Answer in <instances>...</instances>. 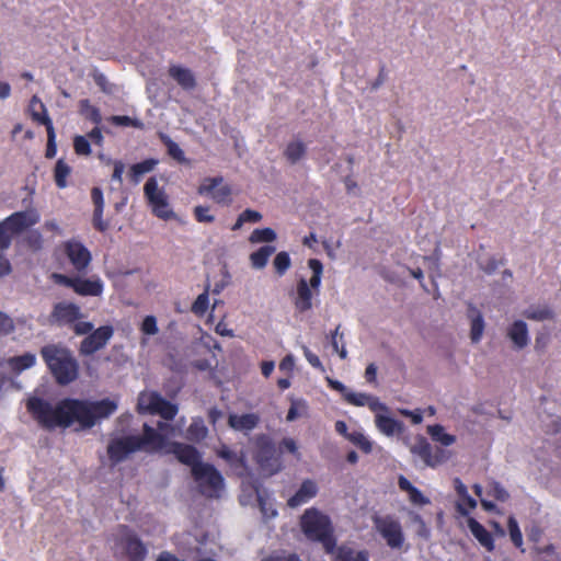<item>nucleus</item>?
Segmentation results:
<instances>
[{"instance_id": "nucleus-1", "label": "nucleus", "mask_w": 561, "mask_h": 561, "mask_svg": "<svg viewBox=\"0 0 561 561\" xmlns=\"http://www.w3.org/2000/svg\"><path fill=\"white\" fill-rule=\"evenodd\" d=\"M26 409L45 430L68 428L76 422L81 428H91L98 421L112 415L117 404L110 399L89 401L65 398L53 405L45 399L32 397L26 402Z\"/></svg>"}, {"instance_id": "nucleus-2", "label": "nucleus", "mask_w": 561, "mask_h": 561, "mask_svg": "<svg viewBox=\"0 0 561 561\" xmlns=\"http://www.w3.org/2000/svg\"><path fill=\"white\" fill-rule=\"evenodd\" d=\"M39 354L57 385L68 386L79 378V362L66 345L49 343L41 348Z\"/></svg>"}, {"instance_id": "nucleus-3", "label": "nucleus", "mask_w": 561, "mask_h": 561, "mask_svg": "<svg viewBox=\"0 0 561 561\" xmlns=\"http://www.w3.org/2000/svg\"><path fill=\"white\" fill-rule=\"evenodd\" d=\"M300 528L310 541L320 542L327 553H333L336 539L330 517L316 507L307 508L300 517Z\"/></svg>"}, {"instance_id": "nucleus-4", "label": "nucleus", "mask_w": 561, "mask_h": 561, "mask_svg": "<svg viewBox=\"0 0 561 561\" xmlns=\"http://www.w3.org/2000/svg\"><path fill=\"white\" fill-rule=\"evenodd\" d=\"M36 222L25 211H16L0 222V278L11 273L12 267L3 252L9 249L13 234L20 233Z\"/></svg>"}, {"instance_id": "nucleus-5", "label": "nucleus", "mask_w": 561, "mask_h": 561, "mask_svg": "<svg viewBox=\"0 0 561 561\" xmlns=\"http://www.w3.org/2000/svg\"><path fill=\"white\" fill-rule=\"evenodd\" d=\"M308 266L312 271V276L309 280L300 278L297 282L296 295L294 297L295 309L299 313H305L312 308V290L318 291L321 285L323 273V265L318 259H310Z\"/></svg>"}, {"instance_id": "nucleus-6", "label": "nucleus", "mask_w": 561, "mask_h": 561, "mask_svg": "<svg viewBox=\"0 0 561 561\" xmlns=\"http://www.w3.org/2000/svg\"><path fill=\"white\" fill-rule=\"evenodd\" d=\"M192 477L197 484L198 492L207 499H218L225 488L222 474L214 465L203 462L194 468Z\"/></svg>"}, {"instance_id": "nucleus-7", "label": "nucleus", "mask_w": 561, "mask_h": 561, "mask_svg": "<svg viewBox=\"0 0 561 561\" xmlns=\"http://www.w3.org/2000/svg\"><path fill=\"white\" fill-rule=\"evenodd\" d=\"M144 194L148 205L151 207L152 214L156 217L162 220L175 218V214L170 206L168 195L163 188L159 187L156 176H150L147 180L144 186Z\"/></svg>"}, {"instance_id": "nucleus-8", "label": "nucleus", "mask_w": 561, "mask_h": 561, "mask_svg": "<svg viewBox=\"0 0 561 561\" xmlns=\"http://www.w3.org/2000/svg\"><path fill=\"white\" fill-rule=\"evenodd\" d=\"M60 249L69 264L78 274L88 272L92 262L91 251L78 239H69L60 244Z\"/></svg>"}, {"instance_id": "nucleus-9", "label": "nucleus", "mask_w": 561, "mask_h": 561, "mask_svg": "<svg viewBox=\"0 0 561 561\" xmlns=\"http://www.w3.org/2000/svg\"><path fill=\"white\" fill-rule=\"evenodd\" d=\"M254 459L260 468L270 474L276 473L280 469L279 455L275 444L266 435L256 438Z\"/></svg>"}, {"instance_id": "nucleus-10", "label": "nucleus", "mask_w": 561, "mask_h": 561, "mask_svg": "<svg viewBox=\"0 0 561 561\" xmlns=\"http://www.w3.org/2000/svg\"><path fill=\"white\" fill-rule=\"evenodd\" d=\"M171 430L168 423L159 422L158 430L145 423L142 427V435H136V443L139 445V450L147 453H156L163 449L167 444V435L162 432Z\"/></svg>"}, {"instance_id": "nucleus-11", "label": "nucleus", "mask_w": 561, "mask_h": 561, "mask_svg": "<svg viewBox=\"0 0 561 561\" xmlns=\"http://www.w3.org/2000/svg\"><path fill=\"white\" fill-rule=\"evenodd\" d=\"M374 525L387 545L392 549H399L404 542V535L401 524L391 515L374 516Z\"/></svg>"}, {"instance_id": "nucleus-12", "label": "nucleus", "mask_w": 561, "mask_h": 561, "mask_svg": "<svg viewBox=\"0 0 561 561\" xmlns=\"http://www.w3.org/2000/svg\"><path fill=\"white\" fill-rule=\"evenodd\" d=\"M139 450L136 435L113 438L108 442L106 451L112 466L123 462L127 457Z\"/></svg>"}, {"instance_id": "nucleus-13", "label": "nucleus", "mask_w": 561, "mask_h": 561, "mask_svg": "<svg viewBox=\"0 0 561 561\" xmlns=\"http://www.w3.org/2000/svg\"><path fill=\"white\" fill-rule=\"evenodd\" d=\"M114 334L111 325H102L89 333L79 345V354L81 356H90L102 350Z\"/></svg>"}, {"instance_id": "nucleus-14", "label": "nucleus", "mask_w": 561, "mask_h": 561, "mask_svg": "<svg viewBox=\"0 0 561 561\" xmlns=\"http://www.w3.org/2000/svg\"><path fill=\"white\" fill-rule=\"evenodd\" d=\"M411 453L420 457L428 467H436L447 459L446 451L440 447H433L425 437L420 436L411 447Z\"/></svg>"}, {"instance_id": "nucleus-15", "label": "nucleus", "mask_w": 561, "mask_h": 561, "mask_svg": "<svg viewBox=\"0 0 561 561\" xmlns=\"http://www.w3.org/2000/svg\"><path fill=\"white\" fill-rule=\"evenodd\" d=\"M82 318L81 309L78 305L69 301H61L54 305L49 314V321L53 324L71 325Z\"/></svg>"}, {"instance_id": "nucleus-16", "label": "nucleus", "mask_w": 561, "mask_h": 561, "mask_svg": "<svg viewBox=\"0 0 561 561\" xmlns=\"http://www.w3.org/2000/svg\"><path fill=\"white\" fill-rule=\"evenodd\" d=\"M221 176L206 178L198 187V194L211 195L217 204H229L231 202V188L229 185H221Z\"/></svg>"}, {"instance_id": "nucleus-17", "label": "nucleus", "mask_w": 561, "mask_h": 561, "mask_svg": "<svg viewBox=\"0 0 561 561\" xmlns=\"http://www.w3.org/2000/svg\"><path fill=\"white\" fill-rule=\"evenodd\" d=\"M31 103H32V105L37 103L39 108L42 110V113H39L37 111H33L32 117L34 121H36L37 123H39L46 127L47 146H46L45 157L47 159H53L57 153L56 135H55L53 122H51L50 117L48 116L44 104L38 100L37 96H33Z\"/></svg>"}, {"instance_id": "nucleus-18", "label": "nucleus", "mask_w": 561, "mask_h": 561, "mask_svg": "<svg viewBox=\"0 0 561 561\" xmlns=\"http://www.w3.org/2000/svg\"><path fill=\"white\" fill-rule=\"evenodd\" d=\"M126 533L121 537L117 545L123 549L129 561H144L147 557V548L141 539L124 526Z\"/></svg>"}, {"instance_id": "nucleus-19", "label": "nucleus", "mask_w": 561, "mask_h": 561, "mask_svg": "<svg viewBox=\"0 0 561 561\" xmlns=\"http://www.w3.org/2000/svg\"><path fill=\"white\" fill-rule=\"evenodd\" d=\"M168 453L173 454L181 463L191 467V473L197 465L203 463L201 453L188 444L173 442L169 445Z\"/></svg>"}, {"instance_id": "nucleus-20", "label": "nucleus", "mask_w": 561, "mask_h": 561, "mask_svg": "<svg viewBox=\"0 0 561 561\" xmlns=\"http://www.w3.org/2000/svg\"><path fill=\"white\" fill-rule=\"evenodd\" d=\"M344 400L355 407H368L370 411L377 413L379 411L387 412L388 407L380 402V400L368 393L364 392H346L344 393Z\"/></svg>"}, {"instance_id": "nucleus-21", "label": "nucleus", "mask_w": 561, "mask_h": 561, "mask_svg": "<svg viewBox=\"0 0 561 561\" xmlns=\"http://www.w3.org/2000/svg\"><path fill=\"white\" fill-rule=\"evenodd\" d=\"M104 284L102 279L93 275L90 278L77 276L75 293L83 297H98L103 294Z\"/></svg>"}, {"instance_id": "nucleus-22", "label": "nucleus", "mask_w": 561, "mask_h": 561, "mask_svg": "<svg viewBox=\"0 0 561 561\" xmlns=\"http://www.w3.org/2000/svg\"><path fill=\"white\" fill-rule=\"evenodd\" d=\"M169 76L185 91H192L196 88V78L188 68L172 65L169 67Z\"/></svg>"}, {"instance_id": "nucleus-23", "label": "nucleus", "mask_w": 561, "mask_h": 561, "mask_svg": "<svg viewBox=\"0 0 561 561\" xmlns=\"http://www.w3.org/2000/svg\"><path fill=\"white\" fill-rule=\"evenodd\" d=\"M318 493V486L314 481L307 479L302 481L300 488L296 491V493L290 496L287 501V505L289 507H298L309 500L314 497Z\"/></svg>"}, {"instance_id": "nucleus-24", "label": "nucleus", "mask_w": 561, "mask_h": 561, "mask_svg": "<svg viewBox=\"0 0 561 561\" xmlns=\"http://www.w3.org/2000/svg\"><path fill=\"white\" fill-rule=\"evenodd\" d=\"M467 525L473 537L482 547H484L490 552L494 550L495 545L493 536L489 530L485 529L482 524H480L476 518L469 517Z\"/></svg>"}, {"instance_id": "nucleus-25", "label": "nucleus", "mask_w": 561, "mask_h": 561, "mask_svg": "<svg viewBox=\"0 0 561 561\" xmlns=\"http://www.w3.org/2000/svg\"><path fill=\"white\" fill-rule=\"evenodd\" d=\"M260 422V416L255 413L229 414L228 424L231 428L241 432H250L254 430Z\"/></svg>"}, {"instance_id": "nucleus-26", "label": "nucleus", "mask_w": 561, "mask_h": 561, "mask_svg": "<svg viewBox=\"0 0 561 561\" xmlns=\"http://www.w3.org/2000/svg\"><path fill=\"white\" fill-rule=\"evenodd\" d=\"M507 336L516 348L526 347L529 342L527 324L522 320L513 322L507 329Z\"/></svg>"}, {"instance_id": "nucleus-27", "label": "nucleus", "mask_w": 561, "mask_h": 561, "mask_svg": "<svg viewBox=\"0 0 561 561\" xmlns=\"http://www.w3.org/2000/svg\"><path fill=\"white\" fill-rule=\"evenodd\" d=\"M162 396L158 392H141L138 397L137 402V411L140 414H156L161 400Z\"/></svg>"}, {"instance_id": "nucleus-28", "label": "nucleus", "mask_w": 561, "mask_h": 561, "mask_svg": "<svg viewBox=\"0 0 561 561\" xmlns=\"http://www.w3.org/2000/svg\"><path fill=\"white\" fill-rule=\"evenodd\" d=\"M377 428L387 436L399 434L403 430V424L388 415L377 413L375 417Z\"/></svg>"}, {"instance_id": "nucleus-29", "label": "nucleus", "mask_w": 561, "mask_h": 561, "mask_svg": "<svg viewBox=\"0 0 561 561\" xmlns=\"http://www.w3.org/2000/svg\"><path fill=\"white\" fill-rule=\"evenodd\" d=\"M469 317L471 319L470 339L472 343H478L484 331V320L481 312L473 306L469 307Z\"/></svg>"}, {"instance_id": "nucleus-30", "label": "nucleus", "mask_w": 561, "mask_h": 561, "mask_svg": "<svg viewBox=\"0 0 561 561\" xmlns=\"http://www.w3.org/2000/svg\"><path fill=\"white\" fill-rule=\"evenodd\" d=\"M276 251V248L271 244L261 247L259 250L250 254L251 266L255 270H262L266 266L270 256Z\"/></svg>"}, {"instance_id": "nucleus-31", "label": "nucleus", "mask_w": 561, "mask_h": 561, "mask_svg": "<svg viewBox=\"0 0 561 561\" xmlns=\"http://www.w3.org/2000/svg\"><path fill=\"white\" fill-rule=\"evenodd\" d=\"M158 164V160L156 159H146L141 162L135 163L129 169V179L134 184H138L144 174L151 172L156 165Z\"/></svg>"}, {"instance_id": "nucleus-32", "label": "nucleus", "mask_w": 561, "mask_h": 561, "mask_svg": "<svg viewBox=\"0 0 561 561\" xmlns=\"http://www.w3.org/2000/svg\"><path fill=\"white\" fill-rule=\"evenodd\" d=\"M72 172L71 167L64 160L58 159L54 168V181L58 188L62 190L68 186V178Z\"/></svg>"}, {"instance_id": "nucleus-33", "label": "nucleus", "mask_w": 561, "mask_h": 561, "mask_svg": "<svg viewBox=\"0 0 561 561\" xmlns=\"http://www.w3.org/2000/svg\"><path fill=\"white\" fill-rule=\"evenodd\" d=\"M8 364L13 371L21 373L36 364V356L35 354L27 352L9 358Z\"/></svg>"}, {"instance_id": "nucleus-34", "label": "nucleus", "mask_w": 561, "mask_h": 561, "mask_svg": "<svg viewBox=\"0 0 561 561\" xmlns=\"http://www.w3.org/2000/svg\"><path fill=\"white\" fill-rule=\"evenodd\" d=\"M208 430L203 419H193L192 423L186 430V438L194 443H201L206 438Z\"/></svg>"}, {"instance_id": "nucleus-35", "label": "nucleus", "mask_w": 561, "mask_h": 561, "mask_svg": "<svg viewBox=\"0 0 561 561\" xmlns=\"http://www.w3.org/2000/svg\"><path fill=\"white\" fill-rule=\"evenodd\" d=\"M334 561H368L366 550L355 551L352 548L341 546L336 549Z\"/></svg>"}, {"instance_id": "nucleus-36", "label": "nucleus", "mask_w": 561, "mask_h": 561, "mask_svg": "<svg viewBox=\"0 0 561 561\" xmlns=\"http://www.w3.org/2000/svg\"><path fill=\"white\" fill-rule=\"evenodd\" d=\"M307 152V147L301 140L290 141L284 151L289 163L296 164Z\"/></svg>"}, {"instance_id": "nucleus-37", "label": "nucleus", "mask_w": 561, "mask_h": 561, "mask_svg": "<svg viewBox=\"0 0 561 561\" xmlns=\"http://www.w3.org/2000/svg\"><path fill=\"white\" fill-rule=\"evenodd\" d=\"M523 314L525 318L535 321L552 320L554 317V312L548 306H530Z\"/></svg>"}, {"instance_id": "nucleus-38", "label": "nucleus", "mask_w": 561, "mask_h": 561, "mask_svg": "<svg viewBox=\"0 0 561 561\" xmlns=\"http://www.w3.org/2000/svg\"><path fill=\"white\" fill-rule=\"evenodd\" d=\"M159 138L161 142L167 147L168 154L180 163L186 162L184 151L180 146L173 141L167 134L160 133Z\"/></svg>"}, {"instance_id": "nucleus-39", "label": "nucleus", "mask_w": 561, "mask_h": 561, "mask_svg": "<svg viewBox=\"0 0 561 561\" xmlns=\"http://www.w3.org/2000/svg\"><path fill=\"white\" fill-rule=\"evenodd\" d=\"M277 239L276 232L272 228H257L249 237L250 243H271Z\"/></svg>"}, {"instance_id": "nucleus-40", "label": "nucleus", "mask_w": 561, "mask_h": 561, "mask_svg": "<svg viewBox=\"0 0 561 561\" xmlns=\"http://www.w3.org/2000/svg\"><path fill=\"white\" fill-rule=\"evenodd\" d=\"M261 220L262 214L260 211L248 208L238 216L231 229L236 231L239 230L247 222L255 224Z\"/></svg>"}, {"instance_id": "nucleus-41", "label": "nucleus", "mask_w": 561, "mask_h": 561, "mask_svg": "<svg viewBox=\"0 0 561 561\" xmlns=\"http://www.w3.org/2000/svg\"><path fill=\"white\" fill-rule=\"evenodd\" d=\"M80 112L87 119L95 125H99L102 122L100 110L96 106L91 105L89 100H82L80 102Z\"/></svg>"}, {"instance_id": "nucleus-42", "label": "nucleus", "mask_w": 561, "mask_h": 561, "mask_svg": "<svg viewBox=\"0 0 561 561\" xmlns=\"http://www.w3.org/2000/svg\"><path fill=\"white\" fill-rule=\"evenodd\" d=\"M428 433L432 438L436 442L442 443L444 446H450L455 443V436L445 433L444 427L442 425H433L428 427Z\"/></svg>"}, {"instance_id": "nucleus-43", "label": "nucleus", "mask_w": 561, "mask_h": 561, "mask_svg": "<svg viewBox=\"0 0 561 561\" xmlns=\"http://www.w3.org/2000/svg\"><path fill=\"white\" fill-rule=\"evenodd\" d=\"M507 527H508V533H510V537H511L513 545L524 552V549L522 548L523 547V534H522L518 523L514 516L508 517Z\"/></svg>"}, {"instance_id": "nucleus-44", "label": "nucleus", "mask_w": 561, "mask_h": 561, "mask_svg": "<svg viewBox=\"0 0 561 561\" xmlns=\"http://www.w3.org/2000/svg\"><path fill=\"white\" fill-rule=\"evenodd\" d=\"M208 287L204 290V293L199 294L195 301L192 305V312L198 317H203L209 306V295H208Z\"/></svg>"}, {"instance_id": "nucleus-45", "label": "nucleus", "mask_w": 561, "mask_h": 561, "mask_svg": "<svg viewBox=\"0 0 561 561\" xmlns=\"http://www.w3.org/2000/svg\"><path fill=\"white\" fill-rule=\"evenodd\" d=\"M291 265L290 256L287 252H278L273 261V266L277 275L283 276Z\"/></svg>"}, {"instance_id": "nucleus-46", "label": "nucleus", "mask_w": 561, "mask_h": 561, "mask_svg": "<svg viewBox=\"0 0 561 561\" xmlns=\"http://www.w3.org/2000/svg\"><path fill=\"white\" fill-rule=\"evenodd\" d=\"M347 439L365 454H369L373 449L370 440L362 432H352L347 435Z\"/></svg>"}, {"instance_id": "nucleus-47", "label": "nucleus", "mask_w": 561, "mask_h": 561, "mask_svg": "<svg viewBox=\"0 0 561 561\" xmlns=\"http://www.w3.org/2000/svg\"><path fill=\"white\" fill-rule=\"evenodd\" d=\"M110 122L115 126L135 127L138 129L144 128V123L137 118H131L127 115H113Z\"/></svg>"}, {"instance_id": "nucleus-48", "label": "nucleus", "mask_w": 561, "mask_h": 561, "mask_svg": "<svg viewBox=\"0 0 561 561\" xmlns=\"http://www.w3.org/2000/svg\"><path fill=\"white\" fill-rule=\"evenodd\" d=\"M156 414H159L162 419L167 421H171L178 414V407L162 398Z\"/></svg>"}, {"instance_id": "nucleus-49", "label": "nucleus", "mask_w": 561, "mask_h": 561, "mask_svg": "<svg viewBox=\"0 0 561 561\" xmlns=\"http://www.w3.org/2000/svg\"><path fill=\"white\" fill-rule=\"evenodd\" d=\"M340 325L335 328V330L331 334V345L334 352H336L342 359H345L347 356V352L343 342V334H340Z\"/></svg>"}, {"instance_id": "nucleus-50", "label": "nucleus", "mask_w": 561, "mask_h": 561, "mask_svg": "<svg viewBox=\"0 0 561 561\" xmlns=\"http://www.w3.org/2000/svg\"><path fill=\"white\" fill-rule=\"evenodd\" d=\"M255 493L262 514L268 518L275 517L277 515V511L273 507L271 503H268V500L262 494V492L257 488L255 489Z\"/></svg>"}, {"instance_id": "nucleus-51", "label": "nucleus", "mask_w": 561, "mask_h": 561, "mask_svg": "<svg viewBox=\"0 0 561 561\" xmlns=\"http://www.w3.org/2000/svg\"><path fill=\"white\" fill-rule=\"evenodd\" d=\"M217 455L230 465H244L243 456H239L236 451L227 446H222Z\"/></svg>"}, {"instance_id": "nucleus-52", "label": "nucleus", "mask_w": 561, "mask_h": 561, "mask_svg": "<svg viewBox=\"0 0 561 561\" xmlns=\"http://www.w3.org/2000/svg\"><path fill=\"white\" fill-rule=\"evenodd\" d=\"M489 495L493 496L495 500H497L500 502H505L510 497L508 492L497 481H492L490 483V485H489Z\"/></svg>"}, {"instance_id": "nucleus-53", "label": "nucleus", "mask_w": 561, "mask_h": 561, "mask_svg": "<svg viewBox=\"0 0 561 561\" xmlns=\"http://www.w3.org/2000/svg\"><path fill=\"white\" fill-rule=\"evenodd\" d=\"M477 506V501L471 495H466L460 499V502L457 503L456 510L461 516H468L469 510H473Z\"/></svg>"}, {"instance_id": "nucleus-54", "label": "nucleus", "mask_w": 561, "mask_h": 561, "mask_svg": "<svg viewBox=\"0 0 561 561\" xmlns=\"http://www.w3.org/2000/svg\"><path fill=\"white\" fill-rule=\"evenodd\" d=\"M73 148L77 154L88 156L91 153V146L83 136H76L73 139Z\"/></svg>"}, {"instance_id": "nucleus-55", "label": "nucleus", "mask_w": 561, "mask_h": 561, "mask_svg": "<svg viewBox=\"0 0 561 561\" xmlns=\"http://www.w3.org/2000/svg\"><path fill=\"white\" fill-rule=\"evenodd\" d=\"M140 330L144 334L154 335L158 333L159 329L157 325V319L154 316H146L142 320Z\"/></svg>"}, {"instance_id": "nucleus-56", "label": "nucleus", "mask_w": 561, "mask_h": 561, "mask_svg": "<svg viewBox=\"0 0 561 561\" xmlns=\"http://www.w3.org/2000/svg\"><path fill=\"white\" fill-rule=\"evenodd\" d=\"M194 217L198 222L211 224L215 217L209 214V207L198 205L194 208Z\"/></svg>"}, {"instance_id": "nucleus-57", "label": "nucleus", "mask_w": 561, "mask_h": 561, "mask_svg": "<svg viewBox=\"0 0 561 561\" xmlns=\"http://www.w3.org/2000/svg\"><path fill=\"white\" fill-rule=\"evenodd\" d=\"M53 279L56 284L69 287L75 291L77 276H68L65 274H53Z\"/></svg>"}, {"instance_id": "nucleus-58", "label": "nucleus", "mask_w": 561, "mask_h": 561, "mask_svg": "<svg viewBox=\"0 0 561 561\" xmlns=\"http://www.w3.org/2000/svg\"><path fill=\"white\" fill-rule=\"evenodd\" d=\"M13 320L8 314L0 311V335H8L13 332Z\"/></svg>"}, {"instance_id": "nucleus-59", "label": "nucleus", "mask_w": 561, "mask_h": 561, "mask_svg": "<svg viewBox=\"0 0 561 561\" xmlns=\"http://www.w3.org/2000/svg\"><path fill=\"white\" fill-rule=\"evenodd\" d=\"M75 334L77 335H88L93 331V324L89 321H79L77 320L71 324Z\"/></svg>"}, {"instance_id": "nucleus-60", "label": "nucleus", "mask_w": 561, "mask_h": 561, "mask_svg": "<svg viewBox=\"0 0 561 561\" xmlns=\"http://www.w3.org/2000/svg\"><path fill=\"white\" fill-rule=\"evenodd\" d=\"M91 199L94 205V210H104V197L100 187L95 186L91 190Z\"/></svg>"}, {"instance_id": "nucleus-61", "label": "nucleus", "mask_w": 561, "mask_h": 561, "mask_svg": "<svg viewBox=\"0 0 561 561\" xmlns=\"http://www.w3.org/2000/svg\"><path fill=\"white\" fill-rule=\"evenodd\" d=\"M93 227L100 231L104 232L108 225L103 220V210H93V218H92Z\"/></svg>"}, {"instance_id": "nucleus-62", "label": "nucleus", "mask_w": 561, "mask_h": 561, "mask_svg": "<svg viewBox=\"0 0 561 561\" xmlns=\"http://www.w3.org/2000/svg\"><path fill=\"white\" fill-rule=\"evenodd\" d=\"M261 561H301L296 553L272 554Z\"/></svg>"}, {"instance_id": "nucleus-63", "label": "nucleus", "mask_w": 561, "mask_h": 561, "mask_svg": "<svg viewBox=\"0 0 561 561\" xmlns=\"http://www.w3.org/2000/svg\"><path fill=\"white\" fill-rule=\"evenodd\" d=\"M409 500L415 505H426L430 503V500L417 488L409 494Z\"/></svg>"}, {"instance_id": "nucleus-64", "label": "nucleus", "mask_w": 561, "mask_h": 561, "mask_svg": "<svg viewBox=\"0 0 561 561\" xmlns=\"http://www.w3.org/2000/svg\"><path fill=\"white\" fill-rule=\"evenodd\" d=\"M26 241L31 248L38 250L42 247V234L38 231H31Z\"/></svg>"}]
</instances>
